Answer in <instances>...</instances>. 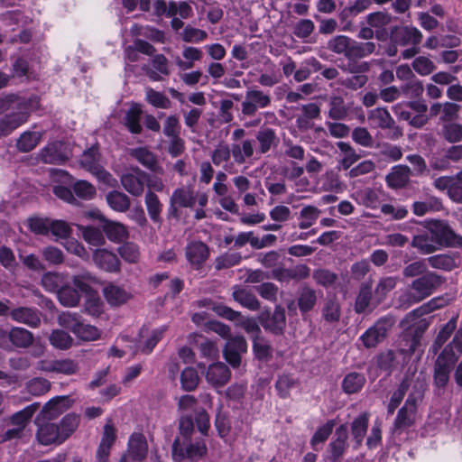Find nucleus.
Returning a JSON list of instances; mask_svg holds the SVG:
<instances>
[{"label":"nucleus","instance_id":"obj_1","mask_svg":"<svg viewBox=\"0 0 462 462\" xmlns=\"http://www.w3.org/2000/svg\"><path fill=\"white\" fill-rule=\"evenodd\" d=\"M37 424L36 438L40 444L60 445L76 430L79 424V417L74 413H69L59 423L49 421L40 423L37 419Z\"/></svg>","mask_w":462,"mask_h":462},{"label":"nucleus","instance_id":"obj_2","mask_svg":"<svg viewBox=\"0 0 462 462\" xmlns=\"http://www.w3.org/2000/svg\"><path fill=\"white\" fill-rule=\"evenodd\" d=\"M1 107L5 110L12 109V112L0 119V136L10 134L14 130L26 123L29 118L26 102L15 96H9L3 99Z\"/></svg>","mask_w":462,"mask_h":462},{"label":"nucleus","instance_id":"obj_3","mask_svg":"<svg viewBox=\"0 0 462 462\" xmlns=\"http://www.w3.org/2000/svg\"><path fill=\"white\" fill-rule=\"evenodd\" d=\"M101 156L96 146H92L85 151L79 159L80 166L106 185L115 188L117 186V180L110 172L104 169L100 163Z\"/></svg>","mask_w":462,"mask_h":462},{"label":"nucleus","instance_id":"obj_4","mask_svg":"<svg viewBox=\"0 0 462 462\" xmlns=\"http://www.w3.org/2000/svg\"><path fill=\"white\" fill-rule=\"evenodd\" d=\"M437 250L444 247H462V236L456 234L447 222L433 220L427 223Z\"/></svg>","mask_w":462,"mask_h":462},{"label":"nucleus","instance_id":"obj_5","mask_svg":"<svg viewBox=\"0 0 462 462\" xmlns=\"http://www.w3.org/2000/svg\"><path fill=\"white\" fill-rule=\"evenodd\" d=\"M439 275L428 273L414 280L406 293V303H416L429 297L442 283Z\"/></svg>","mask_w":462,"mask_h":462},{"label":"nucleus","instance_id":"obj_6","mask_svg":"<svg viewBox=\"0 0 462 462\" xmlns=\"http://www.w3.org/2000/svg\"><path fill=\"white\" fill-rule=\"evenodd\" d=\"M457 359V356L451 346H446L438 356L434 366V381L437 386L444 387L447 384Z\"/></svg>","mask_w":462,"mask_h":462},{"label":"nucleus","instance_id":"obj_7","mask_svg":"<svg viewBox=\"0 0 462 462\" xmlns=\"http://www.w3.org/2000/svg\"><path fill=\"white\" fill-rule=\"evenodd\" d=\"M393 324L394 320L392 318H383L369 328L360 337V340L366 348L375 347L385 339Z\"/></svg>","mask_w":462,"mask_h":462},{"label":"nucleus","instance_id":"obj_8","mask_svg":"<svg viewBox=\"0 0 462 462\" xmlns=\"http://www.w3.org/2000/svg\"><path fill=\"white\" fill-rule=\"evenodd\" d=\"M272 103L269 94L259 89H248L241 103V112L245 116H253L259 109L268 107Z\"/></svg>","mask_w":462,"mask_h":462},{"label":"nucleus","instance_id":"obj_9","mask_svg":"<svg viewBox=\"0 0 462 462\" xmlns=\"http://www.w3.org/2000/svg\"><path fill=\"white\" fill-rule=\"evenodd\" d=\"M147 172L138 167L132 168L120 177L122 187L132 196L141 197L144 192Z\"/></svg>","mask_w":462,"mask_h":462},{"label":"nucleus","instance_id":"obj_10","mask_svg":"<svg viewBox=\"0 0 462 462\" xmlns=\"http://www.w3.org/2000/svg\"><path fill=\"white\" fill-rule=\"evenodd\" d=\"M197 201V195L191 187H180L173 190L170 198L169 215L174 217L179 216V208H193Z\"/></svg>","mask_w":462,"mask_h":462},{"label":"nucleus","instance_id":"obj_11","mask_svg":"<svg viewBox=\"0 0 462 462\" xmlns=\"http://www.w3.org/2000/svg\"><path fill=\"white\" fill-rule=\"evenodd\" d=\"M72 282L78 291H79L80 292L91 296V299L88 301V305L87 306V310L93 315L100 312V300L98 299H93L91 295V284L96 282V278L88 272H83L81 273L74 275L72 278Z\"/></svg>","mask_w":462,"mask_h":462},{"label":"nucleus","instance_id":"obj_12","mask_svg":"<svg viewBox=\"0 0 462 462\" xmlns=\"http://www.w3.org/2000/svg\"><path fill=\"white\" fill-rule=\"evenodd\" d=\"M247 351V343L244 337H230L223 350L224 358L234 368L241 364V355Z\"/></svg>","mask_w":462,"mask_h":462},{"label":"nucleus","instance_id":"obj_13","mask_svg":"<svg viewBox=\"0 0 462 462\" xmlns=\"http://www.w3.org/2000/svg\"><path fill=\"white\" fill-rule=\"evenodd\" d=\"M206 454L207 446L202 439L190 442L184 448H180L179 439H175L172 444V457L175 461H180L185 457L195 460Z\"/></svg>","mask_w":462,"mask_h":462},{"label":"nucleus","instance_id":"obj_14","mask_svg":"<svg viewBox=\"0 0 462 462\" xmlns=\"http://www.w3.org/2000/svg\"><path fill=\"white\" fill-rule=\"evenodd\" d=\"M39 158L43 163L61 164L69 158V152L65 143L53 142L40 151Z\"/></svg>","mask_w":462,"mask_h":462},{"label":"nucleus","instance_id":"obj_15","mask_svg":"<svg viewBox=\"0 0 462 462\" xmlns=\"http://www.w3.org/2000/svg\"><path fill=\"white\" fill-rule=\"evenodd\" d=\"M147 442L144 436L141 433H134L128 442V450L119 462L125 459V462H140L146 457Z\"/></svg>","mask_w":462,"mask_h":462},{"label":"nucleus","instance_id":"obj_16","mask_svg":"<svg viewBox=\"0 0 462 462\" xmlns=\"http://www.w3.org/2000/svg\"><path fill=\"white\" fill-rule=\"evenodd\" d=\"M205 377L212 387L219 388L229 382L231 372L226 365L222 362H217L208 365L205 373Z\"/></svg>","mask_w":462,"mask_h":462},{"label":"nucleus","instance_id":"obj_17","mask_svg":"<svg viewBox=\"0 0 462 462\" xmlns=\"http://www.w3.org/2000/svg\"><path fill=\"white\" fill-rule=\"evenodd\" d=\"M409 229L412 233L411 245L416 248L420 254H430L438 251L426 225L417 229L415 232L411 230V227H409Z\"/></svg>","mask_w":462,"mask_h":462},{"label":"nucleus","instance_id":"obj_18","mask_svg":"<svg viewBox=\"0 0 462 462\" xmlns=\"http://www.w3.org/2000/svg\"><path fill=\"white\" fill-rule=\"evenodd\" d=\"M93 262L101 270L107 273H119L121 262L111 251L97 249L93 253Z\"/></svg>","mask_w":462,"mask_h":462},{"label":"nucleus","instance_id":"obj_19","mask_svg":"<svg viewBox=\"0 0 462 462\" xmlns=\"http://www.w3.org/2000/svg\"><path fill=\"white\" fill-rule=\"evenodd\" d=\"M208 255V247L200 241L191 242L186 247V258L194 269L200 268Z\"/></svg>","mask_w":462,"mask_h":462},{"label":"nucleus","instance_id":"obj_20","mask_svg":"<svg viewBox=\"0 0 462 462\" xmlns=\"http://www.w3.org/2000/svg\"><path fill=\"white\" fill-rule=\"evenodd\" d=\"M72 405L69 396H56L51 399L42 408L43 419L53 420Z\"/></svg>","mask_w":462,"mask_h":462},{"label":"nucleus","instance_id":"obj_21","mask_svg":"<svg viewBox=\"0 0 462 462\" xmlns=\"http://www.w3.org/2000/svg\"><path fill=\"white\" fill-rule=\"evenodd\" d=\"M355 41L346 35H337L328 42V49L337 54L353 60Z\"/></svg>","mask_w":462,"mask_h":462},{"label":"nucleus","instance_id":"obj_22","mask_svg":"<svg viewBox=\"0 0 462 462\" xmlns=\"http://www.w3.org/2000/svg\"><path fill=\"white\" fill-rule=\"evenodd\" d=\"M9 315L14 321L32 328H37L41 324L40 312L35 309L19 307L12 310Z\"/></svg>","mask_w":462,"mask_h":462},{"label":"nucleus","instance_id":"obj_23","mask_svg":"<svg viewBox=\"0 0 462 462\" xmlns=\"http://www.w3.org/2000/svg\"><path fill=\"white\" fill-rule=\"evenodd\" d=\"M348 430L346 425H340L335 432L334 439L329 443L328 448L331 458L337 460L346 451L347 447Z\"/></svg>","mask_w":462,"mask_h":462},{"label":"nucleus","instance_id":"obj_24","mask_svg":"<svg viewBox=\"0 0 462 462\" xmlns=\"http://www.w3.org/2000/svg\"><path fill=\"white\" fill-rule=\"evenodd\" d=\"M378 304H374V297H372V287L368 283H363L360 286L358 294L356 298L355 311L363 313L372 311Z\"/></svg>","mask_w":462,"mask_h":462},{"label":"nucleus","instance_id":"obj_25","mask_svg":"<svg viewBox=\"0 0 462 462\" xmlns=\"http://www.w3.org/2000/svg\"><path fill=\"white\" fill-rule=\"evenodd\" d=\"M103 294L107 303L114 307L126 303L131 298L129 291L123 287L112 283L103 289Z\"/></svg>","mask_w":462,"mask_h":462},{"label":"nucleus","instance_id":"obj_26","mask_svg":"<svg viewBox=\"0 0 462 462\" xmlns=\"http://www.w3.org/2000/svg\"><path fill=\"white\" fill-rule=\"evenodd\" d=\"M409 110H406V121L415 126L420 127L427 122V106L424 102L416 101L408 105Z\"/></svg>","mask_w":462,"mask_h":462},{"label":"nucleus","instance_id":"obj_27","mask_svg":"<svg viewBox=\"0 0 462 462\" xmlns=\"http://www.w3.org/2000/svg\"><path fill=\"white\" fill-rule=\"evenodd\" d=\"M232 297L241 306L250 310L254 311L260 309V301L253 292L245 288H241L239 286L234 287Z\"/></svg>","mask_w":462,"mask_h":462},{"label":"nucleus","instance_id":"obj_28","mask_svg":"<svg viewBox=\"0 0 462 462\" xmlns=\"http://www.w3.org/2000/svg\"><path fill=\"white\" fill-rule=\"evenodd\" d=\"M129 154L140 162L143 167L152 171H158V161L152 152L146 147L134 148L129 151Z\"/></svg>","mask_w":462,"mask_h":462},{"label":"nucleus","instance_id":"obj_29","mask_svg":"<svg viewBox=\"0 0 462 462\" xmlns=\"http://www.w3.org/2000/svg\"><path fill=\"white\" fill-rule=\"evenodd\" d=\"M370 125L374 128H392L394 125V120L390 113L384 108H374L367 116Z\"/></svg>","mask_w":462,"mask_h":462},{"label":"nucleus","instance_id":"obj_30","mask_svg":"<svg viewBox=\"0 0 462 462\" xmlns=\"http://www.w3.org/2000/svg\"><path fill=\"white\" fill-rule=\"evenodd\" d=\"M255 138L259 144L258 151L261 153L268 152L278 143L275 131L270 127L260 128L256 133Z\"/></svg>","mask_w":462,"mask_h":462},{"label":"nucleus","instance_id":"obj_31","mask_svg":"<svg viewBox=\"0 0 462 462\" xmlns=\"http://www.w3.org/2000/svg\"><path fill=\"white\" fill-rule=\"evenodd\" d=\"M428 263L434 269L450 272L458 267V262L454 254H440L427 259Z\"/></svg>","mask_w":462,"mask_h":462},{"label":"nucleus","instance_id":"obj_32","mask_svg":"<svg viewBox=\"0 0 462 462\" xmlns=\"http://www.w3.org/2000/svg\"><path fill=\"white\" fill-rule=\"evenodd\" d=\"M369 421V414L364 412L356 417L351 424V434L356 442L355 448H358L366 434Z\"/></svg>","mask_w":462,"mask_h":462},{"label":"nucleus","instance_id":"obj_33","mask_svg":"<svg viewBox=\"0 0 462 462\" xmlns=\"http://www.w3.org/2000/svg\"><path fill=\"white\" fill-rule=\"evenodd\" d=\"M67 282L66 274L56 272L45 273L41 279V284L47 291L57 293Z\"/></svg>","mask_w":462,"mask_h":462},{"label":"nucleus","instance_id":"obj_34","mask_svg":"<svg viewBox=\"0 0 462 462\" xmlns=\"http://www.w3.org/2000/svg\"><path fill=\"white\" fill-rule=\"evenodd\" d=\"M165 328H160L149 332L147 328H143L140 332V337H146V340L140 339L138 348L144 354H149L152 351L156 344L162 339Z\"/></svg>","mask_w":462,"mask_h":462},{"label":"nucleus","instance_id":"obj_35","mask_svg":"<svg viewBox=\"0 0 462 462\" xmlns=\"http://www.w3.org/2000/svg\"><path fill=\"white\" fill-rule=\"evenodd\" d=\"M102 230L106 237L112 242H121L129 236L127 228L121 223L104 220Z\"/></svg>","mask_w":462,"mask_h":462},{"label":"nucleus","instance_id":"obj_36","mask_svg":"<svg viewBox=\"0 0 462 462\" xmlns=\"http://www.w3.org/2000/svg\"><path fill=\"white\" fill-rule=\"evenodd\" d=\"M42 138V132L25 131L18 138L16 147L22 152H28L38 145Z\"/></svg>","mask_w":462,"mask_h":462},{"label":"nucleus","instance_id":"obj_37","mask_svg":"<svg viewBox=\"0 0 462 462\" xmlns=\"http://www.w3.org/2000/svg\"><path fill=\"white\" fill-rule=\"evenodd\" d=\"M108 206L115 211L125 212L129 209L131 201L129 197L117 190L110 191L106 196Z\"/></svg>","mask_w":462,"mask_h":462},{"label":"nucleus","instance_id":"obj_38","mask_svg":"<svg viewBox=\"0 0 462 462\" xmlns=\"http://www.w3.org/2000/svg\"><path fill=\"white\" fill-rule=\"evenodd\" d=\"M337 146L340 151L341 159L339 164L344 170L349 169L359 159L360 155L356 153V150L346 142H337Z\"/></svg>","mask_w":462,"mask_h":462},{"label":"nucleus","instance_id":"obj_39","mask_svg":"<svg viewBox=\"0 0 462 462\" xmlns=\"http://www.w3.org/2000/svg\"><path fill=\"white\" fill-rule=\"evenodd\" d=\"M143 111L139 105H133L125 113V125L132 134H140L142 132L141 116Z\"/></svg>","mask_w":462,"mask_h":462},{"label":"nucleus","instance_id":"obj_40","mask_svg":"<svg viewBox=\"0 0 462 462\" xmlns=\"http://www.w3.org/2000/svg\"><path fill=\"white\" fill-rule=\"evenodd\" d=\"M9 339L16 347L26 348L33 342V335L23 328H14L9 332Z\"/></svg>","mask_w":462,"mask_h":462},{"label":"nucleus","instance_id":"obj_41","mask_svg":"<svg viewBox=\"0 0 462 462\" xmlns=\"http://www.w3.org/2000/svg\"><path fill=\"white\" fill-rule=\"evenodd\" d=\"M232 156L236 162L244 163L246 159L254 154V143L252 140H244L241 143H235L231 147Z\"/></svg>","mask_w":462,"mask_h":462},{"label":"nucleus","instance_id":"obj_42","mask_svg":"<svg viewBox=\"0 0 462 462\" xmlns=\"http://www.w3.org/2000/svg\"><path fill=\"white\" fill-rule=\"evenodd\" d=\"M199 306H204L212 310L218 316L228 320H236L241 318V313L221 303H215L210 300H201L198 302Z\"/></svg>","mask_w":462,"mask_h":462},{"label":"nucleus","instance_id":"obj_43","mask_svg":"<svg viewBox=\"0 0 462 462\" xmlns=\"http://www.w3.org/2000/svg\"><path fill=\"white\" fill-rule=\"evenodd\" d=\"M58 299L65 307H75L79 304L80 296L77 289L68 284V282L59 290Z\"/></svg>","mask_w":462,"mask_h":462},{"label":"nucleus","instance_id":"obj_44","mask_svg":"<svg viewBox=\"0 0 462 462\" xmlns=\"http://www.w3.org/2000/svg\"><path fill=\"white\" fill-rule=\"evenodd\" d=\"M77 227L81 232L84 240L88 244L95 246L103 245L105 244L106 240L100 229L82 225H77Z\"/></svg>","mask_w":462,"mask_h":462},{"label":"nucleus","instance_id":"obj_45","mask_svg":"<svg viewBox=\"0 0 462 462\" xmlns=\"http://www.w3.org/2000/svg\"><path fill=\"white\" fill-rule=\"evenodd\" d=\"M320 215V210L314 206H305L300 211L299 227L307 229L313 226Z\"/></svg>","mask_w":462,"mask_h":462},{"label":"nucleus","instance_id":"obj_46","mask_svg":"<svg viewBox=\"0 0 462 462\" xmlns=\"http://www.w3.org/2000/svg\"><path fill=\"white\" fill-rule=\"evenodd\" d=\"M328 116L334 120H342L347 116V108L343 97L339 96L331 97L328 102Z\"/></svg>","mask_w":462,"mask_h":462},{"label":"nucleus","instance_id":"obj_47","mask_svg":"<svg viewBox=\"0 0 462 462\" xmlns=\"http://www.w3.org/2000/svg\"><path fill=\"white\" fill-rule=\"evenodd\" d=\"M365 383V378L358 373H350L343 380L342 387L346 393H355L359 392Z\"/></svg>","mask_w":462,"mask_h":462},{"label":"nucleus","instance_id":"obj_48","mask_svg":"<svg viewBox=\"0 0 462 462\" xmlns=\"http://www.w3.org/2000/svg\"><path fill=\"white\" fill-rule=\"evenodd\" d=\"M144 202L151 219L158 222L162 209V205L158 196L153 191L148 190L145 194Z\"/></svg>","mask_w":462,"mask_h":462},{"label":"nucleus","instance_id":"obj_49","mask_svg":"<svg viewBox=\"0 0 462 462\" xmlns=\"http://www.w3.org/2000/svg\"><path fill=\"white\" fill-rule=\"evenodd\" d=\"M285 311L284 310L277 306L273 313V316L266 320L263 326L264 328L271 330L272 332L278 333L282 330L285 326Z\"/></svg>","mask_w":462,"mask_h":462},{"label":"nucleus","instance_id":"obj_50","mask_svg":"<svg viewBox=\"0 0 462 462\" xmlns=\"http://www.w3.org/2000/svg\"><path fill=\"white\" fill-rule=\"evenodd\" d=\"M38 408L39 404L33 403L25 407L23 410L16 412L11 418V426H18L24 430L29 420L32 417V415L34 414Z\"/></svg>","mask_w":462,"mask_h":462},{"label":"nucleus","instance_id":"obj_51","mask_svg":"<svg viewBox=\"0 0 462 462\" xmlns=\"http://www.w3.org/2000/svg\"><path fill=\"white\" fill-rule=\"evenodd\" d=\"M336 423L334 420H328L325 424L319 427L310 439V445L315 450L319 444H323L330 436Z\"/></svg>","mask_w":462,"mask_h":462},{"label":"nucleus","instance_id":"obj_52","mask_svg":"<svg viewBox=\"0 0 462 462\" xmlns=\"http://www.w3.org/2000/svg\"><path fill=\"white\" fill-rule=\"evenodd\" d=\"M49 340L53 347L60 350L69 348L73 343V338L70 335L61 329L53 330L49 337Z\"/></svg>","mask_w":462,"mask_h":462},{"label":"nucleus","instance_id":"obj_53","mask_svg":"<svg viewBox=\"0 0 462 462\" xmlns=\"http://www.w3.org/2000/svg\"><path fill=\"white\" fill-rule=\"evenodd\" d=\"M457 327V318L451 319L447 322L439 330L437 337L431 346L434 353H436L442 345L450 337Z\"/></svg>","mask_w":462,"mask_h":462},{"label":"nucleus","instance_id":"obj_54","mask_svg":"<svg viewBox=\"0 0 462 462\" xmlns=\"http://www.w3.org/2000/svg\"><path fill=\"white\" fill-rule=\"evenodd\" d=\"M145 98L149 104L157 108L169 109L171 106V101L164 94L152 88L145 89Z\"/></svg>","mask_w":462,"mask_h":462},{"label":"nucleus","instance_id":"obj_55","mask_svg":"<svg viewBox=\"0 0 462 462\" xmlns=\"http://www.w3.org/2000/svg\"><path fill=\"white\" fill-rule=\"evenodd\" d=\"M117 253L125 262L136 263L140 258L139 246L133 242L124 243L117 248Z\"/></svg>","mask_w":462,"mask_h":462},{"label":"nucleus","instance_id":"obj_56","mask_svg":"<svg viewBox=\"0 0 462 462\" xmlns=\"http://www.w3.org/2000/svg\"><path fill=\"white\" fill-rule=\"evenodd\" d=\"M395 286L396 280L394 278L386 277L381 279L374 289V304H380Z\"/></svg>","mask_w":462,"mask_h":462},{"label":"nucleus","instance_id":"obj_57","mask_svg":"<svg viewBox=\"0 0 462 462\" xmlns=\"http://www.w3.org/2000/svg\"><path fill=\"white\" fill-rule=\"evenodd\" d=\"M199 382L198 372L193 367H186L180 374L181 387L188 392L197 388Z\"/></svg>","mask_w":462,"mask_h":462},{"label":"nucleus","instance_id":"obj_58","mask_svg":"<svg viewBox=\"0 0 462 462\" xmlns=\"http://www.w3.org/2000/svg\"><path fill=\"white\" fill-rule=\"evenodd\" d=\"M80 317L77 313L69 311L62 312L58 317V323L60 327L67 328L76 334L81 324Z\"/></svg>","mask_w":462,"mask_h":462},{"label":"nucleus","instance_id":"obj_59","mask_svg":"<svg viewBox=\"0 0 462 462\" xmlns=\"http://www.w3.org/2000/svg\"><path fill=\"white\" fill-rule=\"evenodd\" d=\"M356 199L360 204L372 208H376L379 202L377 191L370 188L357 191Z\"/></svg>","mask_w":462,"mask_h":462},{"label":"nucleus","instance_id":"obj_60","mask_svg":"<svg viewBox=\"0 0 462 462\" xmlns=\"http://www.w3.org/2000/svg\"><path fill=\"white\" fill-rule=\"evenodd\" d=\"M324 319L328 322L337 321L340 318V306L335 298L327 299L322 310Z\"/></svg>","mask_w":462,"mask_h":462},{"label":"nucleus","instance_id":"obj_61","mask_svg":"<svg viewBox=\"0 0 462 462\" xmlns=\"http://www.w3.org/2000/svg\"><path fill=\"white\" fill-rule=\"evenodd\" d=\"M26 388L31 394L40 396L50 391L51 383L47 379L36 377L27 383Z\"/></svg>","mask_w":462,"mask_h":462},{"label":"nucleus","instance_id":"obj_62","mask_svg":"<svg viewBox=\"0 0 462 462\" xmlns=\"http://www.w3.org/2000/svg\"><path fill=\"white\" fill-rule=\"evenodd\" d=\"M316 301L315 291L310 288H303L298 300L300 310L303 312L309 311L314 307Z\"/></svg>","mask_w":462,"mask_h":462},{"label":"nucleus","instance_id":"obj_63","mask_svg":"<svg viewBox=\"0 0 462 462\" xmlns=\"http://www.w3.org/2000/svg\"><path fill=\"white\" fill-rule=\"evenodd\" d=\"M254 352L260 360H268L272 356V347L267 340L262 337H254Z\"/></svg>","mask_w":462,"mask_h":462},{"label":"nucleus","instance_id":"obj_64","mask_svg":"<svg viewBox=\"0 0 462 462\" xmlns=\"http://www.w3.org/2000/svg\"><path fill=\"white\" fill-rule=\"evenodd\" d=\"M73 190L79 198L86 200L92 199L97 194L96 188L86 180H78L75 182Z\"/></svg>","mask_w":462,"mask_h":462}]
</instances>
